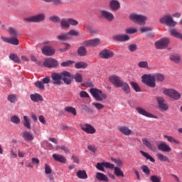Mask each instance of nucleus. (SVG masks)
<instances>
[{"instance_id":"obj_26","label":"nucleus","mask_w":182,"mask_h":182,"mask_svg":"<svg viewBox=\"0 0 182 182\" xmlns=\"http://www.w3.org/2000/svg\"><path fill=\"white\" fill-rule=\"evenodd\" d=\"M169 60L174 63H180L181 62V56L177 53H172L169 55Z\"/></svg>"},{"instance_id":"obj_43","label":"nucleus","mask_w":182,"mask_h":182,"mask_svg":"<svg viewBox=\"0 0 182 182\" xmlns=\"http://www.w3.org/2000/svg\"><path fill=\"white\" fill-rule=\"evenodd\" d=\"M9 59H11V60H13V62H15L16 63H19L21 62L19 57L16 54H11L9 55Z\"/></svg>"},{"instance_id":"obj_9","label":"nucleus","mask_w":182,"mask_h":182,"mask_svg":"<svg viewBox=\"0 0 182 182\" xmlns=\"http://www.w3.org/2000/svg\"><path fill=\"white\" fill-rule=\"evenodd\" d=\"M168 43H170V38H164L155 43V46L156 49H165L168 46Z\"/></svg>"},{"instance_id":"obj_6","label":"nucleus","mask_w":182,"mask_h":182,"mask_svg":"<svg viewBox=\"0 0 182 182\" xmlns=\"http://www.w3.org/2000/svg\"><path fill=\"white\" fill-rule=\"evenodd\" d=\"M161 23L166 25V26H170L171 28H174L177 25V22L173 20V17L170 15H165L161 17L159 20Z\"/></svg>"},{"instance_id":"obj_21","label":"nucleus","mask_w":182,"mask_h":182,"mask_svg":"<svg viewBox=\"0 0 182 182\" xmlns=\"http://www.w3.org/2000/svg\"><path fill=\"white\" fill-rule=\"evenodd\" d=\"M158 150H160L161 151H164L165 153H170L171 151V148L167 143L164 141H161L159 144L157 146Z\"/></svg>"},{"instance_id":"obj_62","label":"nucleus","mask_w":182,"mask_h":182,"mask_svg":"<svg viewBox=\"0 0 182 182\" xmlns=\"http://www.w3.org/2000/svg\"><path fill=\"white\" fill-rule=\"evenodd\" d=\"M43 83L45 85H48V83L50 82V77L46 76L42 80Z\"/></svg>"},{"instance_id":"obj_20","label":"nucleus","mask_w":182,"mask_h":182,"mask_svg":"<svg viewBox=\"0 0 182 182\" xmlns=\"http://www.w3.org/2000/svg\"><path fill=\"white\" fill-rule=\"evenodd\" d=\"M109 82L111 83H113L115 87H120V85L123 82V80H122V79H120V77L117 75H111L109 77Z\"/></svg>"},{"instance_id":"obj_46","label":"nucleus","mask_w":182,"mask_h":182,"mask_svg":"<svg viewBox=\"0 0 182 182\" xmlns=\"http://www.w3.org/2000/svg\"><path fill=\"white\" fill-rule=\"evenodd\" d=\"M138 66L142 69H149V63L147 61H140Z\"/></svg>"},{"instance_id":"obj_55","label":"nucleus","mask_w":182,"mask_h":182,"mask_svg":"<svg viewBox=\"0 0 182 182\" xmlns=\"http://www.w3.org/2000/svg\"><path fill=\"white\" fill-rule=\"evenodd\" d=\"M11 45H19V41L16 38H11L9 43Z\"/></svg>"},{"instance_id":"obj_58","label":"nucleus","mask_w":182,"mask_h":182,"mask_svg":"<svg viewBox=\"0 0 182 182\" xmlns=\"http://www.w3.org/2000/svg\"><path fill=\"white\" fill-rule=\"evenodd\" d=\"M128 48L130 52H136L137 50V45L131 44L129 46Z\"/></svg>"},{"instance_id":"obj_61","label":"nucleus","mask_w":182,"mask_h":182,"mask_svg":"<svg viewBox=\"0 0 182 182\" xmlns=\"http://www.w3.org/2000/svg\"><path fill=\"white\" fill-rule=\"evenodd\" d=\"M63 0H53V5H55L58 6V5H63Z\"/></svg>"},{"instance_id":"obj_14","label":"nucleus","mask_w":182,"mask_h":182,"mask_svg":"<svg viewBox=\"0 0 182 182\" xmlns=\"http://www.w3.org/2000/svg\"><path fill=\"white\" fill-rule=\"evenodd\" d=\"M43 66L46 68H58L59 63H58V60L53 58H47L43 62Z\"/></svg>"},{"instance_id":"obj_32","label":"nucleus","mask_w":182,"mask_h":182,"mask_svg":"<svg viewBox=\"0 0 182 182\" xmlns=\"http://www.w3.org/2000/svg\"><path fill=\"white\" fill-rule=\"evenodd\" d=\"M76 176L78 178H80L82 180H86V178H87V173L85 170H79L78 171H77Z\"/></svg>"},{"instance_id":"obj_1","label":"nucleus","mask_w":182,"mask_h":182,"mask_svg":"<svg viewBox=\"0 0 182 182\" xmlns=\"http://www.w3.org/2000/svg\"><path fill=\"white\" fill-rule=\"evenodd\" d=\"M164 75L161 73L145 74L141 76L142 83L151 88L156 87V81L164 82Z\"/></svg>"},{"instance_id":"obj_52","label":"nucleus","mask_w":182,"mask_h":182,"mask_svg":"<svg viewBox=\"0 0 182 182\" xmlns=\"http://www.w3.org/2000/svg\"><path fill=\"white\" fill-rule=\"evenodd\" d=\"M50 21H51V22H54V23H58L59 22H60V21H62V19H60V18L59 16H52L50 17Z\"/></svg>"},{"instance_id":"obj_15","label":"nucleus","mask_w":182,"mask_h":182,"mask_svg":"<svg viewBox=\"0 0 182 182\" xmlns=\"http://www.w3.org/2000/svg\"><path fill=\"white\" fill-rule=\"evenodd\" d=\"M82 45L83 46L92 47L94 48L95 46H99L100 45V39L99 38H94L91 40H87L84 41Z\"/></svg>"},{"instance_id":"obj_13","label":"nucleus","mask_w":182,"mask_h":182,"mask_svg":"<svg viewBox=\"0 0 182 182\" xmlns=\"http://www.w3.org/2000/svg\"><path fill=\"white\" fill-rule=\"evenodd\" d=\"M105 167L106 168H114V164L109 163V162H102V163H97L96 165V168L97 170H100V171H105Z\"/></svg>"},{"instance_id":"obj_17","label":"nucleus","mask_w":182,"mask_h":182,"mask_svg":"<svg viewBox=\"0 0 182 182\" xmlns=\"http://www.w3.org/2000/svg\"><path fill=\"white\" fill-rule=\"evenodd\" d=\"M100 57L101 59H110L114 56V53L110 50L104 49L100 53Z\"/></svg>"},{"instance_id":"obj_7","label":"nucleus","mask_w":182,"mask_h":182,"mask_svg":"<svg viewBox=\"0 0 182 182\" xmlns=\"http://www.w3.org/2000/svg\"><path fill=\"white\" fill-rule=\"evenodd\" d=\"M62 77H63V72L58 73H51V79L53 80V85H56L57 86H62L63 82H62Z\"/></svg>"},{"instance_id":"obj_60","label":"nucleus","mask_w":182,"mask_h":182,"mask_svg":"<svg viewBox=\"0 0 182 182\" xmlns=\"http://www.w3.org/2000/svg\"><path fill=\"white\" fill-rule=\"evenodd\" d=\"M141 33H144L146 32H150V31H151V27H143L139 29Z\"/></svg>"},{"instance_id":"obj_18","label":"nucleus","mask_w":182,"mask_h":182,"mask_svg":"<svg viewBox=\"0 0 182 182\" xmlns=\"http://www.w3.org/2000/svg\"><path fill=\"white\" fill-rule=\"evenodd\" d=\"M101 17H102L104 19H106L107 22H112L113 19H114V15H113L112 12L107 10L101 11Z\"/></svg>"},{"instance_id":"obj_33","label":"nucleus","mask_w":182,"mask_h":182,"mask_svg":"<svg viewBox=\"0 0 182 182\" xmlns=\"http://www.w3.org/2000/svg\"><path fill=\"white\" fill-rule=\"evenodd\" d=\"M7 100L10 103L15 105V103L18 102V96H16L15 94H10L7 96Z\"/></svg>"},{"instance_id":"obj_56","label":"nucleus","mask_w":182,"mask_h":182,"mask_svg":"<svg viewBox=\"0 0 182 182\" xmlns=\"http://www.w3.org/2000/svg\"><path fill=\"white\" fill-rule=\"evenodd\" d=\"M9 32L11 36H18V31L12 27L9 28Z\"/></svg>"},{"instance_id":"obj_34","label":"nucleus","mask_w":182,"mask_h":182,"mask_svg":"<svg viewBox=\"0 0 182 182\" xmlns=\"http://www.w3.org/2000/svg\"><path fill=\"white\" fill-rule=\"evenodd\" d=\"M139 153H141L146 160H149L151 163H156V159H154V158H153L149 153L145 152L144 151H140Z\"/></svg>"},{"instance_id":"obj_59","label":"nucleus","mask_w":182,"mask_h":182,"mask_svg":"<svg viewBox=\"0 0 182 182\" xmlns=\"http://www.w3.org/2000/svg\"><path fill=\"white\" fill-rule=\"evenodd\" d=\"M67 34L69 36L70 35L71 36H79V32L75 31V30H70L67 33Z\"/></svg>"},{"instance_id":"obj_27","label":"nucleus","mask_w":182,"mask_h":182,"mask_svg":"<svg viewBox=\"0 0 182 182\" xmlns=\"http://www.w3.org/2000/svg\"><path fill=\"white\" fill-rule=\"evenodd\" d=\"M30 98L31 99L32 102H43V97L38 93L31 94L30 95Z\"/></svg>"},{"instance_id":"obj_37","label":"nucleus","mask_w":182,"mask_h":182,"mask_svg":"<svg viewBox=\"0 0 182 182\" xmlns=\"http://www.w3.org/2000/svg\"><path fill=\"white\" fill-rule=\"evenodd\" d=\"M86 68H87V63L85 62H77L75 65V69H86Z\"/></svg>"},{"instance_id":"obj_53","label":"nucleus","mask_w":182,"mask_h":182,"mask_svg":"<svg viewBox=\"0 0 182 182\" xmlns=\"http://www.w3.org/2000/svg\"><path fill=\"white\" fill-rule=\"evenodd\" d=\"M125 32L129 35H132L133 33H136L137 32V29L133 28H126Z\"/></svg>"},{"instance_id":"obj_31","label":"nucleus","mask_w":182,"mask_h":182,"mask_svg":"<svg viewBox=\"0 0 182 182\" xmlns=\"http://www.w3.org/2000/svg\"><path fill=\"white\" fill-rule=\"evenodd\" d=\"M96 178L99 180V181H106L109 182V178L105 173H102L100 172H97L96 173Z\"/></svg>"},{"instance_id":"obj_28","label":"nucleus","mask_w":182,"mask_h":182,"mask_svg":"<svg viewBox=\"0 0 182 182\" xmlns=\"http://www.w3.org/2000/svg\"><path fill=\"white\" fill-rule=\"evenodd\" d=\"M119 87H122V90H123L124 92L126 93V95H129L130 93V86L129 84L124 81H122L121 85H119Z\"/></svg>"},{"instance_id":"obj_54","label":"nucleus","mask_w":182,"mask_h":182,"mask_svg":"<svg viewBox=\"0 0 182 182\" xmlns=\"http://www.w3.org/2000/svg\"><path fill=\"white\" fill-rule=\"evenodd\" d=\"M93 106L96 107L97 110H102L105 107V105L103 104L99 103V102H94L92 103Z\"/></svg>"},{"instance_id":"obj_42","label":"nucleus","mask_w":182,"mask_h":182,"mask_svg":"<svg viewBox=\"0 0 182 182\" xmlns=\"http://www.w3.org/2000/svg\"><path fill=\"white\" fill-rule=\"evenodd\" d=\"M65 112H67L68 113H71L72 114H73V116H76V114H77V113L76 112V109L73 107H66L65 108Z\"/></svg>"},{"instance_id":"obj_41","label":"nucleus","mask_w":182,"mask_h":182,"mask_svg":"<svg viewBox=\"0 0 182 182\" xmlns=\"http://www.w3.org/2000/svg\"><path fill=\"white\" fill-rule=\"evenodd\" d=\"M73 79H75L77 83H82L83 80V77H82V75L79 73H77L75 74V75H73Z\"/></svg>"},{"instance_id":"obj_49","label":"nucleus","mask_w":182,"mask_h":182,"mask_svg":"<svg viewBox=\"0 0 182 182\" xmlns=\"http://www.w3.org/2000/svg\"><path fill=\"white\" fill-rule=\"evenodd\" d=\"M130 85L133 87L134 90H135V92H141L140 87L137 82H131Z\"/></svg>"},{"instance_id":"obj_36","label":"nucleus","mask_w":182,"mask_h":182,"mask_svg":"<svg viewBox=\"0 0 182 182\" xmlns=\"http://www.w3.org/2000/svg\"><path fill=\"white\" fill-rule=\"evenodd\" d=\"M164 138L166 139L169 141V143H173L174 144H181L180 141L175 139L174 137L171 136L164 135Z\"/></svg>"},{"instance_id":"obj_29","label":"nucleus","mask_w":182,"mask_h":182,"mask_svg":"<svg viewBox=\"0 0 182 182\" xmlns=\"http://www.w3.org/2000/svg\"><path fill=\"white\" fill-rule=\"evenodd\" d=\"M53 159L55 161H58L59 163H66V158H65V156H63V155H59L58 154H53Z\"/></svg>"},{"instance_id":"obj_4","label":"nucleus","mask_w":182,"mask_h":182,"mask_svg":"<svg viewBox=\"0 0 182 182\" xmlns=\"http://www.w3.org/2000/svg\"><path fill=\"white\" fill-rule=\"evenodd\" d=\"M45 14L43 13H41L39 14L35 15V16H30L28 18H25L24 21L25 22H33L35 23H39L41 22H43V21H45Z\"/></svg>"},{"instance_id":"obj_2","label":"nucleus","mask_w":182,"mask_h":182,"mask_svg":"<svg viewBox=\"0 0 182 182\" xmlns=\"http://www.w3.org/2000/svg\"><path fill=\"white\" fill-rule=\"evenodd\" d=\"M90 92L97 102H103V100L107 99V95L103 93L100 90L91 88Z\"/></svg>"},{"instance_id":"obj_57","label":"nucleus","mask_w":182,"mask_h":182,"mask_svg":"<svg viewBox=\"0 0 182 182\" xmlns=\"http://www.w3.org/2000/svg\"><path fill=\"white\" fill-rule=\"evenodd\" d=\"M45 173L46 174H51L52 173V168L48 164H45Z\"/></svg>"},{"instance_id":"obj_25","label":"nucleus","mask_w":182,"mask_h":182,"mask_svg":"<svg viewBox=\"0 0 182 182\" xmlns=\"http://www.w3.org/2000/svg\"><path fill=\"white\" fill-rule=\"evenodd\" d=\"M114 41L117 42H126L129 41L130 37L128 35H117L113 37Z\"/></svg>"},{"instance_id":"obj_44","label":"nucleus","mask_w":182,"mask_h":182,"mask_svg":"<svg viewBox=\"0 0 182 182\" xmlns=\"http://www.w3.org/2000/svg\"><path fill=\"white\" fill-rule=\"evenodd\" d=\"M156 157L161 161H168V157H167L166 155H163V154L158 153L156 154Z\"/></svg>"},{"instance_id":"obj_45","label":"nucleus","mask_w":182,"mask_h":182,"mask_svg":"<svg viewBox=\"0 0 182 182\" xmlns=\"http://www.w3.org/2000/svg\"><path fill=\"white\" fill-rule=\"evenodd\" d=\"M73 63H75V61L68 60L61 63L60 65L63 66V68H68V66H72Z\"/></svg>"},{"instance_id":"obj_30","label":"nucleus","mask_w":182,"mask_h":182,"mask_svg":"<svg viewBox=\"0 0 182 182\" xmlns=\"http://www.w3.org/2000/svg\"><path fill=\"white\" fill-rule=\"evenodd\" d=\"M22 137L26 141H32L34 139L33 135L27 131L23 132Z\"/></svg>"},{"instance_id":"obj_16","label":"nucleus","mask_w":182,"mask_h":182,"mask_svg":"<svg viewBox=\"0 0 182 182\" xmlns=\"http://www.w3.org/2000/svg\"><path fill=\"white\" fill-rule=\"evenodd\" d=\"M41 52L42 54L45 55L46 56H53L55 50L52 46H45L42 48Z\"/></svg>"},{"instance_id":"obj_51","label":"nucleus","mask_w":182,"mask_h":182,"mask_svg":"<svg viewBox=\"0 0 182 182\" xmlns=\"http://www.w3.org/2000/svg\"><path fill=\"white\" fill-rule=\"evenodd\" d=\"M57 39H58V41H68V39H69V36L68 35V33L66 34H61L57 36Z\"/></svg>"},{"instance_id":"obj_5","label":"nucleus","mask_w":182,"mask_h":182,"mask_svg":"<svg viewBox=\"0 0 182 182\" xmlns=\"http://www.w3.org/2000/svg\"><path fill=\"white\" fill-rule=\"evenodd\" d=\"M129 18L132 22H137L138 23H146V21H147V16L135 13L129 14Z\"/></svg>"},{"instance_id":"obj_12","label":"nucleus","mask_w":182,"mask_h":182,"mask_svg":"<svg viewBox=\"0 0 182 182\" xmlns=\"http://www.w3.org/2000/svg\"><path fill=\"white\" fill-rule=\"evenodd\" d=\"M62 80L65 85H70L73 80V75L70 74L69 71H63Z\"/></svg>"},{"instance_id":"obj_47","label":"nucleus","mask_w":182,"mask_h":182,"mask_svg":"<svg viewBox=\"0 0 182 182\" xmlns=\"http://www.w3.org/2000/svg\"><path fill=\"white\" fill-rule=\"evenodd\" d=\"M35 87L40 89V90H45V85H43V82L37 81L34 82Z\"/></svg>"},{"instance_id":"obj_64","label":"nucleus","mask_w":182,"mask_h":182,"mask_svg":"<svg viewBox=\"0 0 182 182\" xmlns=\"http://www.w3.org/2000/svg\"><path fill=\"white\" fill-rule=\"evenodd\" d=\"M80 97H89V94L86 92V91H81L80 92Z\"/></svg>"},{"instance_id":"obj_3","label":"nucleus","mask_w":182,"mask_h":182,"mask_svg":"<svg viewBox=\"0 0 182 182\" xmlns=\"http://www.w3.org/2000/svg\"><path fill=\"white\" fill-rule=\"evenodd\" d=\"M60 25L62 28V29H69L71 26H76L77 25H79V21L77 20H75L73 18H62Z\"/></svg>"},{"instance_id":"obj_10","label":"nucleus","mask_w":182,"mask_h":182,"mask_svg":"<svg viewBox=\"0 0 182 182\" xmlns=\"http://www.w3.org/2000/svg\"><path fill=\"white\" fill-rule=\"evenodd\" d=\"M80 127L82 132L87 133V134H95L96 133V129L95 127L89 124H80Z\"/></svg>"},{"instance_id":"obj_35","label":"nucleus","mask_w":182,"mask_h":182,"mask_svg":"<svg viewBox=\"0 0 182 182\" xmlns=\"http://www.w3.org/2000/svg\"><path fill=\"white\" fill-rule=\"evenodd\" d=\"M23 124L24 127H26V129H28V130H31V119H29V117L28 116H24L23 117Z\"/></svg>"},{"instance_id":"obj_38","label":"nucleus","mask_w":182,"mask_h":182,"mask_svg":"<svg viewBox=\"0 0 182 182\" xmlns=\"http://www.w3.org/2000/svg\"><path fill=\"white\" fill-rule=\"evenodd\" d=\"M114 173L117 177H124V173L122 172V169L119 167H114Z\"/></svg>"},{"instance_id":"obj_22","label":"nucleus","mask_w":182,"mask_h":182,"mask_svg":"<svg viewBox=\"0 0 182 182\" xmlns=\"http://www.w3.org/2000/svg\"><path fill=\"white\" fill-rule=\"evenodd\" d=\"M157 102H158L159 107V109H161L162 112H167V110H168V105L164 103V98L159 97L157 98Z\"/></svg>"},{"instance_id":"obj_19","label":"nucleus","mask_w":182,"mask_h":182,"mask_svg":"<svg viewBox=\"0 0 182 182\" xmlns=\"http://www.w3.org/2000/svg\"><path fill=\"white\" fill-rule=\"evenodd\" d=\"M109 8L112 12H116L120 9V1L119 0H110Z\"/></svg>"},{"instance_id":"obj_39","label":"nucleus","mask_w":182,"mask_h":182,"mask_svg":"<svg viewBox=\"0 0 182 182\" xmlns=\"http://www.w3.org/2000/svg\"><path fill=\"white\" fill-rule=\"evenodd\" d=\"M77 53L80 56H86L87 55V50L85 46H80L77 50Z\"/></svg>"},{"instance_id":"obj_8","label":"nucleus","mask_w":182,"mask_h":182,"mask_svg":"<svg viewBox=\"0 0 182 182\" xmlns=\"http://www.w3.org/2000/svg\"><path fill=\"white\" fill-rule=\"evenodd\" d=\"M164 94L166 95V96H169V97H171V99H173L174 100H178V99L181 97L180 92L173 89H165L164 90Z\"/></svg>"},{"instance_id":"obj_50","label":"nucleus","mask_w":182,"mask_h":182,"mask_svg":"<svg viewBox=\"0 0 182 182\" xmlns=\"http://www.w3.org/2000/svg\"><path fill=\"white\" fill-rule=\"evenodd\" d=\"M150 181L151 182H161V178L160 176L154 175L150 177Z\"/></svg>"},{"instance_id":"obj_63","label":"nucleus","mask_w":182,"mask_h":182,"mask_svg":"<svg viewBox=\"0 0 182 182\" xmlns=\"http://www.w3.org/2000/svg\"><path fill=\"white\" fill-rule=\"evenodd\" d=\"M70 48V44L65 43V48H59V50L62 53L66 52Z\"/></svg>"},{"instance_id":"obj_23","label":"nucleus","mask_w":182,"mask_h":182,"mask_svg":"<svg viewBox=\"0 0 182 182\" xmlns=\"http://www.w3.org/2000/svg\"><path fill=\"white\" fill-rule=\"evenodd\" d=\"M118 130L122 134H124V136H130L132 133V129H130L129 127L124 125L119 127Z\"/></svg>"},{"instance_id":"obj_11","label":"nucleus","mask_w":182,"mask_h":182,"mask_svg":"<svg viewBox=\"0 0 182 182\" xmlns=\"http://www.w3.org/2000/svg\"><path fill=\"white\" fill-rule=\"evenodd\" d=\"M136 112L139 113V114H141V116H144L145 117H149L150 119H157V116L152 114L151 113H149L147 112L144 108L141 107H137L136 108Z\"/></svg>"},{"instance_id":"obj_40","label":"nucleus","mask_w":182,"mask_h":182,"mask_svg":"<svg viewBox=\"0 0 182 182\" xmlns=\"http://www.w3.org/2000/svg\"><path fill=\"white\" fill-rule=\"evenodd\" d=\"M10 122L14 124H21V118L16 115H13L10 118Z\"/></svg>"},{"instance_id":"obj_48","label":"nucleus","mask_w":182,"mask_h":182,"mask_svg":"<svg viewBox=\"0 0 182 182\" xmlns=\"http://www.w3.org/2000/svg\"><path fill=\"white\" fill-rule=\"evenodd\" d=\"M141 168L144 174H146V176H150V168H149V166H147V165H143Z\"/></svg>"},{"instance_id":"obj_24","label":"nucleus","mask_w":182,"mask_h":182,"mask_svg":"<svg viewBox=\"0 0 182 182\" xmlns=\"http://www.w3.org/2000/svg\"><path fill=\"white\" fill-rule=\"evenodd\" d=\"M142 143L144 146H146V147H147V149H149L151 151H156V150H157L156 146H154V145H153V144H151V142H150V141H149L147 138H143Z\"/></svg>"}]
</instances>
